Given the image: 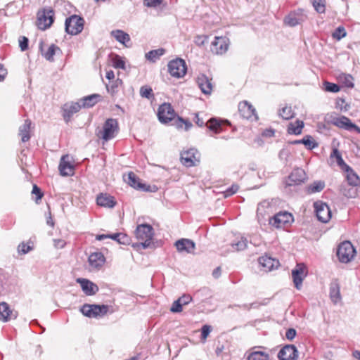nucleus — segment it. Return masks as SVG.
<instances>
[{"label":"nucleus","mask_w":360,"mask_h":360,"mask_svg":"<svg viewBox=\"0 0 360 360\" xmlns=\"http://www.w3.org/2000/svg\"><path fill=\"white\" fill-rule=\"evenodd\" d=\"M110 238L123 245H127L129 243V238L127 235L122 233L110 234Z\"/></svg>","instance_id":"42"},{"label":"nucleus","mask_w":360,"mask_h":360,"mask_svg":"<svg viewBox=\"0 0 360 360\" xmlns=\"http://www.w3.org/2000/svg\"><path fill=\"white\" fill-rule=\"evenodd\" d=\"M175 116L176 113L171 104L164 103L160 105L158 111V117L160 122L167 124L172 121L175 118Z\"/></svg>","instance_id":"10"},{"label":"nucleus","mask_w":360,"mask_h":360,"mask_svg":"<svg viewBox=\"0 0 360 360\" xmlns=\"http://www.w3.org/2000/svg\"><path fill=\"white\" fill-rule=\"evenodd\" d=\"M259 263L266 271L277 269L279 266V262L278 259L268 256H262L259 257Z\"/></svg>","instance_id":"27"},{"label":"nucleus","mask_w":360,"mask_h":360,"mask_svg":"<svg viewBox=\"0 0 360 360\" xmlns=\"http://www.w3.org/2000/svg\"><path fill=\"white\" fill-rule=\"evenodd\" d=\"M32 193L36 195L35 200L37 202L43 197V193L41 189L35 184L33 186Z\"/></svg>","instance_id":"57"},{"label":"nucleus","mask_w":360,"mask_h":360,"mask_svg":"<svg viewBox=\"0 0 360 360\" xmlns=\"http://www.w3.org/2000/svg\"><path fill=\"white\" fill-rule=\"evenodd\" d=\"M122 84V80L120 79H117L115 81H112L111 84L106 85V89L108 93H110L112 96H114L118 92L119 87Z\"/></svg>","instance_id":"41"},{"label":"nucleus","mask_w":360,"mask_h":360,"mask_svg":"<svg viewBox=\"0 0 360 360\" xmlns=\"http://www.w3.org/2000/svg\"><path fill=\"white\" fill-rule=\"evenodd\" d=\"M29 40L26 37H21L19 39V46L21 51H25L28 49Z\"/></svg>","instance_id":"55"},{"label":"nucleus","mask_w":360,"mask_h":360,"mask_svg":"<svg viewBox=\"0 0 360 360\" xmlns=\"http://www.w3.org/2000/svg\"><path fill=\"white\" fill-rule=\"evenodd\" d=\"M212 79L209 78L204 74L199 75L196 78V83L201 90L202 93L205 95L211 94L213 89Z\"/></svg>","instance_id":"16"},{"label":"nucleus","mask_w":360,"mask_h":360,"mask_svg":"<svg viewBox=\"0 0 360 360\" xmlns=\"http://www.w3.org/2000/svg\"><path fill=\"white\" fill-rule=\"evenodd\" d=\"M119 126L118 122L116 119L109 118L107 119L103 124V129L99 130L97 133V136L108 141L113 139L116 134L118 132Z\"/></svg>","instance_id":"2"},{"label":"nucleus","mask_w":360,"mask_h":360,"mask_svg":"<svg viewBox=\"0 0 360 360\" xmlns=\"http://www.w3.org/2000/svg\"><path fill=\"white\" fill-rule=\"evenodd\" d=\"M347 34V32L345 31V29L342 26H340L338 28L335 29V30L333 32L332 36L334 39L337 40H340L343 37H345Z\"/></svg>","instance_id":"50"},{"label":"nucleus","mask_w":360,"mask_h":360,"mask_svg":"<svg viewBox=\"0 0 360 360\" xmlns=\"http://www.w3.org/2000/svg\"><path fill=\"white\" fill-rule=\"evenodd\" d=\"M325 187V182L323 181H316L309 184L307 187V192L308 194H313L321 192Z\"/></svg>","instance_id":"37"},{"label":"nucleus","mask_w":360,"mask_h":360,"mask_svg":"<svg viewBox=\"0 0 360 360\" xmlns=\"http://www.w3.org/2000/svg\"><path fill=\"white\" fill-rule=\"evenodd\" d=\"M77 282L86 295H94L98 291V287L93 282L86 278H77Z\"/></svg>","instance_id":"25"},{"label":"nucleus","mask_w":360,"mask_h":360,"mask_svg":"<svg viewBox=\"0 0 360 360\" xmlns=\"http://www.w3.org/2000/svg\"><path fill=\"white\" fill-rule=\"evenodd\" d=\"M229 48V39L226 37H215L211 43L210 51L214 54H223Z\"/></svg>","instance_id":"13"},{"label":"nucleus","mask_w":360,"mask_h":360,"mask_svg":"<svg viewBox=\"0 0 360 360\" xmlns=\"http://www.w3.org/2000/svg\"><path fill=\"white\" fill-rule=\"evenodd\" d=\"M330 158H335L336 159V161H337V163L338 165H340V166L345 165V167L347 166L345 163L340 151L337 148H335L333 150V152L330 154Z\"/></svg>","instance_id":"51"},{"label":"nucleus","mask_w":360,"mask_h":360,"mask_svg":"<svg viewBox=\"0 0 360 360\" xmlns=\"http://www.w3.org/2000/svg\"><path fill=\"white\" fill-rule=\"evenodd\" d=\"M30 126L31 121L30 120H26L25 123L19 128L18 134L21 137V141L22 142H27L30 139Z\"/></svg>","instance_id":"33"},{"label":"nucleus","mask_w":360,"mask_h":360,"mask_svg":"<svg viewBox=\"0 0 360 360\" xmlns=\"http://www.w3.org/2000/svg\"><path fill=\"white\" fill-rule=\"evenodd\" d=\"M179 302L181 303V304L186 305L189 304L192 301V297L189 295L184 294L181 297H180L179 299Z\"/></svg>","instance_id":"60"},{"label":"nucleus","mask_w":360,"mask_h":360,"mask_svg":"<svg viewBox=\"0 0 360 360\" xmlns=\"http://www.w3.org/2000/svg\"><path fill=\"white\" fill-rule=\"evenodd\" d=\"M110 34L118 42L124 45L126 47L129 46L127 43L130 41V37L127 32L121 30H112Z\"/></svg>","instance_id":"30"},{"label":"nucleus","mask_w":360,"mask_h":360,"mask_svg":"<svg viewBox=\"0 0 360 360\" xmlns=\"http://www.w3.org/2000/svg\"><path fill=\"white\" fill-rule=\"evenodd\" d=\"M346 167L348 186H352L353 187L359 186L360 184V179L359 176L349 166H347Z\"/></svg>","instance_id":"35"},{"label":"nucleus","mask_w":360,"mask_h":360,"mask_svg":"<svg viewBox=\"0 0 360 360\" xmlns=\"http://www.w3.org/2000/svg\"><path fill=\"white\" fill-rule=\"evenodd\" d=\"M296 335V330L294 328H289L285 333V337L288 340H292Z\"/></svg>","instance_id":"62"},{"label":"nucleus","mask_w":360,"mask_h":360,"mask_svg":"<svg viewBox=\"0 0 360 360\" xmlns=\"http://www.w3.org/2000/svg\"><path fill=\"white\" fill-rule=\"evenodd\" d=\"M140 96L148 99L154 98L153 89L149 86L145 85L140 88Z\"/></svg>","instance_id":"43"},{"label":"nucleus","mask_w":360,"mask_h":360,"mask_svg":"<svg viewBox=\"0 0 360 360\" xmlns=\"http://www.w3.org/2000/svg\"><path fill=\"white\" fill-rule=\"evenodd\" d=\"M109 310V306L105 304H84L80 311L85 316L89 318H97L98 316H103Z\"/></svg>","instance_id":"4"},{"label":"nucleus","mask_w":360,"mask_h":360,"mask_svg":"<svg viewBox=\"0 0 360 360\" xmlns=\"http://www.w3.org/2000/svg\"><path fill=\"white\" fill-rule=\"evenodd\" d=\"M101 96L98 94H94L84 96L80 99L83 108H91L95 105L100 100Z\"/></svg>","instance_id":"31"},{"label":"nucleus","mask_w":360,"mask_h":360,"mask_svg":"<svg viewBox=\"0 0 360 360\" xmlns=\"http://www.w3.org/2000/svg\"><path fill=\"white\" fill-rule=\"evenodd\" d=\"M135 235L139 242L134 244L133 246L146 249L151 245V240L154 235L153 229L152 226L147 224H139L135 230Z\"/></svg>","instance_id":"1"},{"label":"nucleus","mask_w":360,"mask_h":360,"mask_svg":"<svg viewBox=\"0 0 360 360\" xmlns=\"http://www.w3.org/2000/svg\"><path fill=\"white\" fill-rule=\"evenodd\" d=\"M307 274V266L303 263L297 264L295 269L292 270V278L296 289H301L303 280L306 278Z\"/></svg>","instance_id":"9"},{"label":"nucleus","mask_w":360,"mask_h":360,"mask_svg":"<svg viewBox=\"0 0 360 360\" xmlns=\"http://www.w3.org/2000/svg\"><path fill=\"white\" fill-rule=\"evenodd\" d=\"M54 22V11L51 8H43L37 13V25L39 30H46Z\"/></svg>","instance_id":"6"},{"label":"nucleus","mask_w":360,"mask_h":360,"mask_svg":"<svg viewBox=\"0 0 360 360\" xmlns=\"http://www.w3.org/2000/svg\"><path fill=\"white\" fill-rule=\"evenodd\" d=\"M83 108L82 105L80 102V100L78 102H72L70 103H66L63 107V117L66 122H68L72 117V116L79 111V110Z\"/></svg>","instance_id":"20"},{"label":"nucleus","mask_w":360,"mask_h":360,"mask_svg":"<svg viewBox=\"0 0 360 360\" xmlns=\"http://www.w3.org/2000/svg\"><path fill=\"white\" fill-rule=\"evenodd\" d=\"M18 316L17 311L11 309L8 303H0V321L6 323L11 319H15Z\"/></svg>","instance_id":"18"},{"label":"nucleus","mask_w":360,"mask_h":360,"mask_svg":"<svg viewBox=\"0 0 360 360\" xmlns=\"http://www.w3.org/2000/svg\"><path fill=\"white\" fill-rule=\"evenodd\" d=\"M314 9L319 13H323L326 10L325 0H311Z\"/></svg>","instance_id":"46"},{"label":"nucleus","mask_w":360,"mask_h":360,"mask_svg":"<svg viewBox=\"0 0 360 360\" xmlns=\"http://www.w3.org/2000/svg\"><path fill=\"white\" fill-rule=\"evenodd\" d=\"M165 51L164 49H158L151 50L146 53V58L150 62H155L165 53Z\"/></svg>","instance_id":"40"},{"label":"nucleus","mask_w":360,"mask_h":360,"mask_svg":"<svg viewBox=\"0 0 360 360\" xmlns=\"http://www.w3.org/2000/svg\"><path fill=\"white\" fill-rule=\"evenodd\" d=\"M290 143L292 145L303 144L309 150H312L318 146V143L309 135L305 136L302 139L292 141Z\"/></svg>","instance_id":"32"},{"label":"nucleus","mask_w":360,"mask_h":360,"mask_svg":"<svg viewBox=\"0 0 360 360\" xmlns=\"http://www.w3.org/2000/svg\"><path fill=\"white\" fill-rule=\"evenodd\" d=\"M307 176L304 171L301 168H296L292 170L288 176V181L287 184L292 186V184H300L307 179Z\"/></svg>","instance_id":"22"},{"label":"nucleus","mask_w":360,"mask_h":360,"mask_svg":"<svg viewBox=\"0 0 360 360\" xmlns=\"http://www.w3.org/2000/svg\"><path fill=\"white\" fill-rule=\"evenodd\" d=\"M346 185H342L340 191L347 198H354L356 195V189L354 188H347Z\"/></svg>","instance_id":"49"},{"label":"nucleus","mask_w":360,"mask_h":360,"mask_svg":"<svg viewBox=\"0 0 360 360\" xmlns=\"http://www.w3.org/2000/svg\"><path fill=\"white\" fill-rule=\"evenodd\" d=\"M307 19L306 15L302 9H298L290 12L284 19V22L290 26L295 27L301 24Z\"/></svg>","instance_id":"12"},{"label":"nucleus","mask_w":360,"mask_h":360,"mask_svg":"<svg viewBox=\"0 0 360 360\" xmlns=\"http://www.w3.org/2000/svg\"><path fill=\"white\" fill-rule=\"evenodd\" d=\"M297 356V349L293 345H287L284 346L278 354V358L279 360H295Z\"/></svg>","instance_id":"17"},{"label":"nucleus","mask_w":360,"mask_h":360,"mask_svg":"<svg viewBox=\"0 0 360 360\" xmlns=\"http://www.w3.org/2000/svg\"><path fill=\"white\" fill-rule=\"evenodd\" d=\"M323 84L326 91L336 93L340 90V87L335 83L325 82Z\"/></svg>","instance_id":"52"},{"label":"nucleus","mask_w":360,"mask_h":360,"mask_svg":"<svg viewBox=\"0 0 360 360\" xmlns=\"http://www.w3.org/2000/svg\"><path fill=\"white\" fill-rule=\"evenodd\" d=\"M329 296L332 302L335 304L340 302L342 297L340 295V286L338 279H333L330 283Z\"/></svg>","instance_id":"24"},{"label":"nucleus","mask_w":360,"mask_h":360,"mask_svg":"<svg viewBox=\"0 0 360 360\" xmlns=\"http://www.w3.org/2000/svg\"><path fill=\"white\" fill-rule=\"evenodd\" d=\"M207 41V36H198L195 38V42L198 46H202Z\"/></svg>","instance_id":"61"},{"label":"nucleus","mask_w":360,"mask_h":360,"mask_svg":"<svg viewBox=\"0 0 360 360\" xmlns=\"http://www.w3.org/2000/svg\"><path fill=\"white\" fill-rule=\"evenodd\" d=\"M304 127V122L301 120H296L295 123H290L288 128V131L290 134L299 135L302 133V129Z\"/></svg>","instance_id":"38"},{"label":"nucleus","mask_w":360,"mask_h":360,"mask_svg":"<svg viewBox=\"0 0 360 360\" xmlns=\"http://www.w3.org/2000/svg\"><path fill=\"white\" fill-rule=\"evenodd\" d=\"M252 348L247 356V360H269V354Z\"/></svg>","instance_id":"36"},{"label":"nucleus","mask_w":360,"mask_h":360,"mask_svg":"<svg viewBox=\"0 0 360 360\" xmlns=\"http://www.w3.org/2000/svg\"><path fill=\"white\" fill-rule=\"evenodd\" d=\"M207 126L210 130L214 131L215 134L220 133L222 131L221 122L217 118H211L208 121Z\"/></svg>","instance_id":"39"},{"label":"nucleus","mask_w":360,"mask_h":360,"mask_svg":"<svg viewBox=\"0 0 360 360\" xmlns=\"http://www.w3.org/2000/svg\"><path fill=\"white\" fill-rule=\"evenodd\" d=\"M248 241L247 238L244 237H241L240 240H239L236 243H232V247L236 250H243L248 247Z\"/></svg>","instance_id":"47"},{"label":"nucleus","mask_w":360,"mask_h":360,"mask_svg":"<svg viewBox=\"0 0 360 360\" xmlns=\"http://www.w3.org/2000/svg\"><path fill=\"white\" fill-rule=\"evenodd\" d=\"M181 162L187 167H193L200 162V154L195 148H189L181 153Z\"/></svg>","instance_id":"8"},{"label":"nucleus","mask_w":360,"mask_h":360,"mask_svg":"<svg viewBox=\"0 0 360 360\" xmlns=\"http://www.w3.org/2000/svg\"><path fill=\"white\" fill-rule=\"evenodd\" d=\"M175 125L177 128H184L185 130H188L191 127L192 124L189 121L184 120L181 117H178L177 120H175Z\"/></svg>","instance_id":"48"},{"label":"nucleus","mask_w":360,"mask_h":360,"mask_svg":"<svg viewBox=\"0 0 360 360\" xmlns=\"http://www.w3.org/2000/svg\"><path fill=\"white\" fill-rule=\"evenodd\" d=\"M71 159L68 155H63L60 158L58 169L60 174L63 176H72L74 174L75 167L71 163Z\"/></svg>","instance_id":"15"},{"label":"nucleus","mask_w":360,"mask_h":360,"mask_svg":"<svg viewBox=\"0 0 360 360\" xmlns=\"http://www.w3.org/2000/svg\"><path fill=\"white\" fill-rule=\"evenodd\" d=\"M90 267L92 269H99L105 262V257L101 252H94L90 254L88 258Z\"/></svg>","instance_id":"23"},{"label":"nucleus","mask_w":360,"mask_h":360,"mask_svg":"<svg viewBox=\"0 0 360 360\" xmlns=\"http://www.w3.org/2000/svg\"><path fill=\"white\" fill-rule=\"evenodd\" d=\"M32 249V248L29 244L25 243H22L18 245V251L22 254L27 253Z\"/></svg>","instance_id":"58"},{"label":"nucleus","mask_w":360,"mask_h":360,"mask_svg":"<svg viewBox=\"0 0 360 360\" xmlns=\"http://www.w3.org/2000/svg\"><path fill=\"white\" fill-rule=\"evenodd\" d=\"M314 206L318 219L323 223L328 222L331 218V212L328 205L318 201L314 202Z\"/></svg>","instance_id":"11"},{"label":"nucleus","mask_w":360,"mask_h":360,"mask_svg":"<svg viewBox=\"0 0 360 360\" xmlns=\"http://www.w3.org/2000/svg\"><path fill=\"white\" fill-rule=\"evenodd\" d=\"M175 246L179 252L192 253L195 249V243L190 239L182 238L175 243Z\"/></svg>","instance_id":"26"},{"label":"nucleus","mask_w":360,"mask_h":360,"mask_svg":"<svg viewBox=\"0 0 360 360\" xmlns=\"http://www.w3.org/2000/svg\"><path fill=\"white\" fill-rule=\"evenodd\" d=\"M238 190V186L236 184L232 185L230 188H227L224 192V195L225 198H228L235 194Z\"/></svg>","instance_id":"54"},{"label":"nucleus","mask_w":360,"mask_h":360,"mask_svg":"<svg viewBox=\"0 0 360 360\" xmlns=\"http://www.w3.org/2000/svg\"><path fill=\"white\" fill-rule=\"evenodd\" d=\"M291 221H292V214L287 212H279L271 218L269 224L277 229H280Z\"/></svg>","instance_id":"14"},{"label":"nucleus","mask_w":360,"mask_h":360,"mask_svg":"<svg viewBox=\"0 0 360 360\" xmlns=\"http://www.w3.org/2000/svg\"><path fill=\"white\" fill-rule=\"evenodd\" d=\"M112 65L115 68L125 70V62L119 55H115L112 59Z\"/></svg>","instance_id":"45"},{"label":"nucleus","mask_w":360,"mask_h":360,"mask_svg":"<svg viewBox=\"0 0 360 360\" xmlns=\"http://www.w3.org/2000/svg\"><path fill=\"white\" fill-rule=\"evenodd\" d=\"M183 305L181 304V303L179 302V300H175L172 307H171V309H170V311L173 313H179V312H181L182 310H183V308H182Z\"/></svg>","instance_id":"53"},{"label":"nucleus","mask_w":360,"mask_h":360,"mask_svg":"<svg viewBox=\"0 0 360 360\" xmlns=\"http://www.w3.org/2000/svg\"><path fill=\"white\" fill-rule=\"evenodd\" d=\"M279 115L283 120H290L294 117V112L290 106H285L280 110Z\"/></svg>","instance_id":"44"},{"label":"nucleus","mask_w":360,"mask_h":360,"mask_svg":"<svg viewBox=\"0 0 360 360\" xmlns=\"http://www.w3.org/2000/svg\"><path fill=\"white\" fill-rule=\"evenodd\" d=\"M96 202L98 205L108 208H112L116 205L114 197L106 193H101L97 196Z\"/></svg>","instance_id":"28"},{"label":"nucleus","mask_w":360,"mask_h":360,"mask_svg":"<svg viewBox=\"0 0 360 360\" xmlns=\"http://www.w3.org/2000/svg\"><path fill=\"white\" fill-rule=\"evenodd\" d=\"M332 124L339 128L348 131L349 127L352 126L351 120L345 116L334 117L332 120Z\"/></svg>","instance_id":"34"},{"label":"nucleus","mask_w":360,"mask_h":360,"mask_svg":"<svg viewBox=\"0 0 360 360\" xmlns=\"http://www.w3.org/2000/svg\"><path fill=\"white\" fill-rule=\"evenodd\" d=\"M39 48L41 51L42 56L47 60L51 61V62L54 60V58H53L54 55L61 53L60 49L58 46H56L53 44H52L51 46H49L46 51H44V50L42 49V42H41Z\"/></svg>","instance_id":"29"},{"label":"nucleus","mask_w":360,"mask_h":360,"mask_svg":"<svg viewBox=\"0 0 360 360\" xmlns=\"http://www.w3.org/2000/svg\"><path fill=\"white\" fill-rule=\"evenodd\" d=\"M53 245L56 248H63L65 247L66 243L63 239H53Z\"/></svg>","instance_id":"63"},{"label":"nucleus","mask_w":360,"mask_h":360,"mask_svg":"<svg viewBox=\"0 0 360 360\" xmlns=\"http://www.w3.org/2000/svg\"><path fill=\"white\" fill-rule=\"evenodd\" d=\"M345 103V101L342 98H338L336 102L338 108H339L340 110H344L345 111H347L348 110V108H347V105L345 104L344 105Z\"/></svg>","instance_id":"64"},{"label":"nucleus","mask_w":360,"mask_h":360,"mask_svg":"<svg viewBox=\"0 0 360 360\" xmlns=\"http://www.w3.org/2000/svg\"><path fill=\"white\" fill-rule=\"evenodd\" d=\"M355 255L356 250L350 241H343L338 245L337 257L341 263L347 264L349 262Z\"/></svg>","instance_id":"3"},{"label":"nucleus","mask_w":360,"mask_h":360,"mask_svg":"<svg viewBox=\"0 0 360 360\" xmlns=\"http://www.w3.org/2000/svg\"><path fill=\"white\" fill-rule=\"evenodd\" d=\"M168 72L170 75L176 78H181L186 74L187 66L184 60L176 58L169 62Z\"/></svg>","instance_id":"7"},{"label":"nucleus","mask_w":360,"mask_h":360,"mask_svg":"<svg viewBox=\"0 0 360 360\" xmlns=\"http://www.w3.org/2000/svg\"><path fill=\"white\" fill-rule=\"evenodd\" d=\"M238 111L240 116L245 119L249 120L254 117L255 120H257L255 109L246 101L239 103Z\"/></svg>","instance_id":"21"},{"label":"nucleus","mask_w":360,"mask_h":360,"mask_svg":"<svg viewBox=\"0 0 360 360\" xmlns=\"http://www.w3.org/2000/svg\"><path fill=\"white\" fill-rule=\"evenodd\" d=\"M162 0H144V5L147 7L155 8L162 4Z\"/></svg>","instance_id":"56"},{"label":"nucleus","mask_w":360,"mask_h":360,"mask_svg":"<svg viewBox=\"0 0 360 360\" xmlns=\"http://www.w3.org/2000/svg\"><path fill=\"white\" fill-rule=\"evenodd\" d=\"M211 332V326L204 325L201 328V338L205 340Z\"/></svg>","instance_id":"59"},{"label":"nucleus","mask_w":360,"mask_h":360,"mask_svg":"<svg viewBox=\"0 0 360 360\" xmlns=\"http://www.w3.org/2000/svg\"><path fill=\"white\" fill-rule=\"evenodd\" d=\"M84 23V20L82 18L77 15H72L65 20V32L71 35L78 34L83 30Z\"/></svg>","instance_id":"5"},{"label":"nucleus","mask_w":360,"mask_h":360,"mask_svg":"<svg viewBox=\"0 0 360 360\" xmlns=\"http://www.w3.org/2000/svg\"><path fill=\"white\" fill-rule=\"evenodd\" d=\"M124 181L131 187L136 190L148 191L150 186L143 184L139 178L132 172L128 173Z\"/></svg>","instance_id":"19"}]
</instances>
